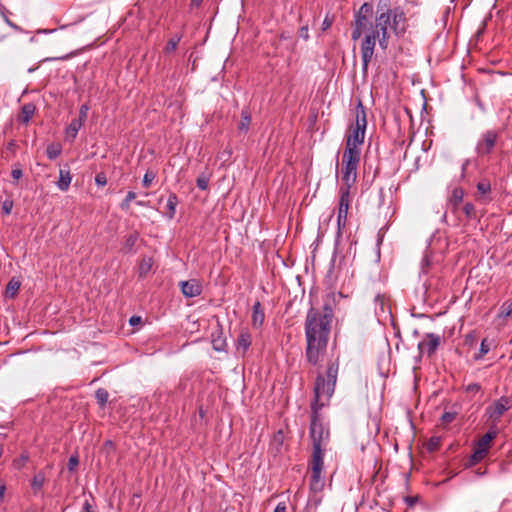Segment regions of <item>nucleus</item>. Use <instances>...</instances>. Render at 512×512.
I'll return each instance as SVG.
<instances>
[{"instance_id":"1","label":"nucleus","mask_w":512,"mask_h":512,"mask_svg":"<svg viewBox=\"0 0 512 512\" xmlns=\"http://www.w3.org/2000/svg\"><path fill=\"white\" fill-rule=\"evenodd\" d=\"M338 370V359L330 361L326 371L327 379L319 374L315 381L310 423V437L312 439L313 449L317 447L323 448L329 439V430L325 428L319 411L329 402L334 393Z\"/></svg>"},{"instance_id":"2","label":"nucleus","mask_w":512,"mask_h":512,"mask_svg":"<svg viewBox=\"0 0 512 512\" xmlns=\"http://www.w3.org/2000/svg\"><path fill=\"white\" fill-rule=\"evenodd\" d=\"M333 302V297L328 296L324 301L322 311L316 308L308 310L305 321L306 358L312 365H317L320 362L322 353L326 350L334 317Z\"/></svg>"},{"instance_id":"3","label":"nucleus","mask_w":512,"mask_h":512,"mask_svg":"<svg viewBox=\"0 0 512 512\" xmlns=\"http://www.w3.org/2000/svg\"><path fill=\"white\" fill-rule=\"evenodd\" d=\"M366 127V110L362 102L359 101L355 109V121L348 127L345 135L344 150L361 152V146L365 139Z\"/></svg>"},{"instance_id":"4","label":"nucleus","mask_w":512,"mask_h":512,"mask_svg":"<svg viewBox=\"0 0 512 512\" xmlns=\"http://www.w3.org/2000/svg\"><path fill=\"white\" fill-rule=\"evenodd\" d=\"M361 152H353L344 150L342 155V181L341 187H351L356 182L357 169L360 163Z\"/></svg>"},{"instance_id":"5","label":"nucleus","mask_w":512,"mask_h":512,"mask_svg":"<svg viewBox=\"0 0 512 512\" xmlns=\"http://www.w3.org/2000/svg\"><path fill=\"white\" fill-rule=\"evenodd\" d=\"M372 15V4L364 3L363 5H361L359 10L355 14V19L353 22V31L351 34V38L353 41L358 40L364 32L373 29V25L371 22Z\"/></svg>"},{"instance_id":"6","label":"nucleus","mask_w":512,"mask_h":512,"mask_svg":"<svg viewBox=\"0 0 512 512\" xmlns=\"http://www.w3.org/2000/svg\"><path fill=\"white\" fill-rule=\"evenodd\" d=\"M497 434V427L496 425H493L490 430L477 441L474 452L469 460L471 465H475L485 458L490 448V444L496 438Z\"/></svg>"},{"instance_id":"7","label":"nucleus","mask_w":512,"mask_h":512,"mask_svg":"<svg viewBox=\"0 0 512 512\" xmlns=\"http://www.w3.org/2000/svg\"><path fill=\"white\" fill-rule=\"evenodd\" d=\"M391 27V16L385 15L384 13L376 14L375 25L371 30V33L376 35L379 40V45L382 49L388 47V27Z\"/></svg>"},{"instance_id":"8","label":"nucleus","mask_w":512,"mask_h":512,"mask_svg":"<svg viewBox=\"0 0 512 512\" xmlns=\"http://www.w3.org/2000/svg\"><path fill=\"white\" fill-rule=\"evenodd\" d=\"M378 37L373 33L365 35L361 43V58H362V71L366 75L368 72V65L371 62Z\"/></svg>"},{"instance_id":"9","label":"nucleus","mask_w":512,"mask_h":512,"mask_svg":"<svg viewBox=\"0 0 512 512\" xmlns=\"http://www.w3.org/2000/svg\"><path fill=\"white\" fill-rule=\"evenodd\" d=\"M351 197L350 189L347 187L339 188V205L337 213V225L338 229L344 228L347 221L348 210L350 207Z\"/></svg>"},{"instance_id":"10","label":"nucleus","mask_w":512,"mask_h":512,"mask_svg":"<svg viewBox=\"0 0 512 512\" xmlns=\"http://www.w3.org/2000/svg\"><path fill=\"white\" fill-rule=\"evenodd\" d=\"M498 133L494 130L484 132L476 145V153L478 156L483 157L489 155L497 142Z\"/></svg>"},{"instance_id":"11","label":"nucleus","mask_w":512,"mask_h":512,"mask_svg":"<svg viewBox=\"0 0 512 512\" xmlns=\"http://www.w3.org/2000/svg\"><path fill=\"white\" fill-rule=\"evenodd\" d=\"M511 401L508 397L502 396L486 408V414L495 424L501 416L510 408Z\"/></svg>"},{"instance_id":"12","label":"nucleus","mask_w":512,"mask_h":512,"mask_svg":"<svg viewBox=\"0 0 512 512\" xmlns=\"http://www.w3.org/2000/svg\"><path fill=\"white\" fill-rule=\"evenodd\" d=\"M440 342V335L428 333L426 334L425 338L418 344V349L421 353H427L429 356H431L437 350Z\"/></svg>"},{"instance_id":"13","label":"nucleus","mask_w":512,"mask_h":512,"mask_svg":"<svg viewBox=\"0 0 512 512\" xmlns=\"http://www.w3.org/2000/svg\"><path fill=\"white\" fill-rule=\"evenodd\" d=\"M181 292L185 297L192 298L202 293V284L197 279H190L180 282Z\"/></svg>"},{"instance_id":"14","label":"nucleus","mask_w":512,"mask_h":512,"mask_svg":"<svg viewBox=\"0 0 512 512\" xmlns=\"http://www.w3.org/2000/svg\"><path fill=\"white\" fill-rule=\"evenodd\" d=\"M392 23L391 28L394 33L398 35H402L405 32V13L400 8H395L391 14Z\"/></svg>"},{"instance_id":"15","label":"nucleus","mask_w":512,"mask_h":512,"mask_svg":"<svg viewBox=\"0 0 512 512\" xmlns=\"http://www.w3.org/2000/svg\"><path fill=\"white\" fill-rule=\"evenodd\" d=\"M252 343L251 333L247 329H242L237 337L236 350L238 353L244 355Z\"/></svg>"},{"instance_id":"16","label":"nucleus","mask_w":512,"mask_h":512,"mask_svg":"<svg viewBox=\"0 0 512 512\" xmlns=\"http://www.w3.org/2000/svg\"><path fill=\"white\" fill-rule=\"evenodd\" d=\"M323 448L313 449L312 459H311V471H323L324 462H323Z\"/></svg>"},{"instance_id":"17","label":"nucleus","mask_w":512,"mask_h":512,"mask_svg":"<svg viewBox=\"0 0 512 512\" xmlns=\"http://www.w3.org/2000/svg\"><path fill=\"white\" fill-rule=\"evenodd\" d=\"M36 106L33 103H26L22 106L18 121L23 124H28L33 115L35 114Z\"/></svg>"},{"instance_id":"18","label":"nucleus","mask_w":512,"mask_h":512,"mask_svg":"<svg viewBox=\"0 0 512 512\" xmlns=\"http://www.w3.org/2000/svg\"><path fill=\"white\" fill-rule=\"evenodd\" d=\"M265 319L264 311L261 307L260 302H256L253 305V311H252V324L255 327H260Z\"/></svg>"},{"instance_id":"19","label":"nucleus","mask_w":512,"mask_h":512,"mask_svg":"<svg viewBox=\"0 0 512 512\" xmlns=\"http://www.w3.org/2000/svg\"><path fill=\"white\" fill-rule=\"evenodd\" d=\"M320 471H311L310 475V489L314 492L321 491L324 487V479Z\"/></svg>"},{"instance_id":"20","label":"nucleus","mask_w":512,"mask_h":512,"mask_svg":"<svg viewBox=\"0 0 512 512\" xmlns=\"http://www.w3.org/2000/svg\"><path fill=\"white\" fill-rule=\"evenodd\" d=\"M72 177L69 170L60 169L59 172V180L57 182V187L61 191H67L70 183H71Z\"/></svg>"},{"instance_id":"21","label":"nucleus","mask_w":512,"mask_h":512,"mask_svg":"<svg viewBox=\"0 0 512 512\" xmlns=\"http://www.w3.org/2000/svg\"><path fill=\"white\" fill-rule=\"evenodd\" d=\"M178 203L179 201L177 195L175 193H170L166 204L167 211L165 212L166 216L169 219L174 218L176 213V206L178 205Z\"/></svg>"},{"instance_id":"22","label":"nucleus","mask_w":512,"mask_h":512,"mask_svg":"<svg viewBox=\"0 0 512 512\" xmlns=\"http://www.w3.org/2000/svg\"><path fill=\"white\" fill-rule=\"evenodd\" d=\"M82 125L83 123H81V120H76L75 118L72 119L71 123L66 128V138L73 141Z\"/></svg>"},{"instance_id":"23","label":"nucleus","mask_w":512,"mask_h":512,"mask_svg":"<svg viewBox=\"0 0 512 512\" xmlns=\"http://www.w3.org/2000/svg\"><path fill=\"white\" fill-rule=\"evenodd\" d=\"M463 196H464V191L462 188L457 187V188L453 189L451 198H450V204L452 205L453 210H456L458 208V206L462 203Z\"/></svg>"},{"instance_id":"24","label":"nucleus","mask_w":512,"mask_h":512,"mask_svg":"<svg viewBox=\"0 0 512 512\" xmlns=\"http://www.w3.org/2000/svg\"><path fill=\"white\" fill-rule=\"evenodd\" d=\"M251 124V115L247 110H242L241 120L238 125V130L243 133H247Z\"/></svg>"},{"instance_id":"25","label":"nucleus","mask_w":512,"mask_h":512,"mask_svg":"<svg viewBox=\"0 0 512 512\" xmlns=\"http://www.w3.org/2000/svg\"><path fill=\"white\" fill-rule=\"evenodd\" d=\"M212 346L215 351L222 352L225 350L226 340L222 336V332L220 331L217 336L212 334Z\"/></svg>"},{"instance_id":"26","label":"nucleus","mask_w":512,"mask_h":512,"mask_svg":"<svg viewBox=\"0 0 512 512\" xmlns=\"http://www.w3.org/2000/svg\"><path fill=\"white\" fill-rule=\"evenodd\" d=\"M393 10L391 9V0H379L377 4L376 14L384 13L391 16Z\"/></svg>"},{"instance_id":"27","label":"nucleus","mask_w":512,"mask_h":512,"mask_svg":"<svg viewBox=\"0 0 512 512\" xmlns=\"http://www.w3.org/2000/svg\"><path fill=\"white\" fill-rule=\"evenodd\" d=\"M17 143L15 140H11L7 143L5 149L2 152V157L6 160H10L16 153Z\"/></svg>"},{"instance_id":"28","label":"nucleus","mask_w":512,"mask_h":512,"mask_svg":"<svg viewBox=\"0 0 512 512\" xmlns=\"http://www.w3.org/2000/svg\"><path fill=\"white\" fill-rule=\"evenodd\" d=\"M44 483H45V474L43 472H38L37 474L34 475V477L32 479V482H31L32 489L35 492H37L43 487Z\"/></svg>"},{"instance_id":"29","label":"nucleus","mask_w":512,"mask_h":512,"mask_svg":"<svg viewBox=\"0 0 512 512\" xmlns=\"http://www.w3.org/2000/svg\"><path fill=\"white\" fill-rule=\"evenodd\" d=\"M283 442H284V433L281 430L274 433L272 441H271V446L276 451H280V449L283 445Z\"/></svg>"},{"instance_id":"30","label":"nucleus","mask_w":512,"mask_h":512,"mask_svg":"<svg viewBox=\"0 0 512 512\" xmlns=\"http://www.w3.org/2000/svg\"><path fill=\"white\" fill-rule=\"evenodd\" d=\"M95 397L97 399L98 404L101 407H104L106 405V403L108 402L109 393L106 389L99 388L95 393Z\"/></svg>"},{"instance_id":"31","label":"nucleus","mask_w":512,"mask_h":512,"mask_svg":"<svg viewBox=\"0 0 512 512\" xmlns=\"http://www.w3.org/2000/svg\"><path fill=\"white\" fill-rule=\"evenodd\" d=\"M138 238H139V234L137 232H133V233L129 234L125 239L124 249H126L127 251H131L133 249V247L135 246V244L137 243Z\"/></svg>"},{"instance_id":"32","label":"nucleus","mask_w":512,"mask_h":512,"mask_svg":"<svg viewBox=\"0 0 512 512\" xmlns=\"http://www.w3.org/2000/svg\"><path fill=\"white\" fill-rule=\"evenodd\" d=\"M512 315V299L504 302L500 307L498 317L508 318Z\"/></svg>"},{"instance_id":"33","label":"nucleus","mask_w":512,"mask_h":512,"mask_svg":"<svg viewBox=\"0 0 512 512\" xmlns=\"http://www.w3.org/2000/svg\"><path fill=\"white\" fill-rule=\"evenodd\" d=\"M375 302V312L376 314L379 313V311L384 314L385 313V305H386V299L383 295L377 294L374 298Z\"/></svg>"},{"instance_id":"34","label":"nucleus","mask_w":512,"mask_h":512,"mask_svg":"<svg viewBox=\"0 0 512 512\" xmlns=\"http://www.w3.org/2000/svg\"><path fill=\"white\" fill-rule=\"evenodd\" d=\"M61 153V147L58 144H51L46 149L47 157L51 160L56 159Z\"/></svg>"},{"instance_id":"35","label":"nucleus","mask_w":512,"mask_h":512,"mask_svg":"<svg viewBox=\"0 0 512 512\" xmlns=\"http://www.w3.org/2000/svg\"><path fill=\"white\" fill-rule=\"evenodd\" d=\"M181 35H175L171 39L168 40L167 45L165 47L166 53H171L176 50L178 43L181 40Z\"/></svg>"},{"instance_id":"36","label":"nucleus","mask_w":512,"mask_h":512,"mask_svg":"<svg viewBox=\"0 0 512 512\" xmlns=\"http://www.w3.org/2000/svg\"><path fill=\"white\" fill-rule=\"evenodd\" d=\"M20 283L14 279L10 280L6 287V293L13 297L19 290Z\"/></svg>"},{"instance_id":"37","label":"nucleus","mask_w":512,"mask_h":512,"mask_svg":"<svg viewBox=\"0 0 512 512\" xmlns=\"http://www.w3.org/2000/svg\"><path fill=\"white\" fill-rule=\"evenodd\" d=\"M156 178V173L152 170H147L144 174L142 184L145 188H149Z\"/></svg>"},{"instance_id":"38","label":"nucleus","mask_w":512,"mask_h":512,"mask_svg":"<svg viewBox=\"0 0 512 512\" xmlns=\"http://www.w3.org/2000/svg\"><path fill=\"white\" fill-rule=\"evenodd\" d=\"M152 267V261L150 258L148 259H143L140 263V266H139V274L140 276H144L146 275L150 269Z\"/></svg>"},{"instance_id":"39","label":"nucleus","mask_w":512,"mask_h":512,"mask_svg":"<svg viewBox=\"0 0 512 512\" xmlns=\"http://www.w3.org/2000/svg\"><path fill=\"white\" fill-rule=\"evenodd\" d=\"M490 350V344L488 343L487 338L483 339L480 345V350L477 355H475V359H481L484 355H486Z\"/></svg>"},{"instance_id":"40","label":"nucleus","mask_w":512,"mask_h":512,"mask_svg":"<svg viewBox=\"0 0 512 512\" xmlns=\"http://www.w3.org/2000/svg\"><path fill=\"white\" fill-rule=\"evenodd\" d=\"M440 444H441V438L440 437H431L428 442H427V449L430 451V452H433V451H436L439 449L440 447Z\"/></svg>"},{"instance_id":"41","label":"nucleus","mask_w":512,"mask_h":512,"mask_svg":"<svg viewBox=\"0 0 512 512\" xmlns=\"http://www.w3.org/2000/svg\"><path fill=\"white\" fill-rule=\"evenodd\" d=\"M279 39L287 42V47L286 48L288 50H290V51L294 50L295 42L293 41V38H292V36L289 33L282 32L280 34V36H279Z\"/></svg>"},{"instance_id":"42","label":"nucleus","mask_w":512,"mask_h":512,"mask_svg":"<svg viewBox=\"0 0 512 512\" xmlns=\"http://www.w3.org/2000/svg\"><path fill=\"white\" fill-rule=\"evenodd\" d=\"M463 211L467 218L475 219L477 217L475 206L472 203H466L464 205Z\"/></svg>"},{"instance_id":"43","label":"nucleus","mask_w":512,"mask_h":512,"mask_svg":"<svg viewBox=\"0 0 512 512\" xmlns=\"http://www.w3.org/2000/svg\"><path fill=\"white\" fill-rule=\"evenodd\" d=\"M136 198V193L133 191H129L125 197V199L120 204L121 209L128 210L130 207L131 201H133Z\"/></svg>"},{"instance_id":"44","label":"nucleus","mask_w":512,"mask_h":512,"mask_svg":"<svg viewBox=\"0 0 512 512\" xmlns=\"http://www.w3.org/2000/svg\"><path fill=\"white\" fill-rule=\"evenodd\" d=\"M196 184L199 189L206 190L209 185V177L205 174L199 175L196 180Z\"/></svg>"},{"instance_id":"45","label":"nucleus","mask_w":512,"mask_h":512,"mask_svg":"<svg viewBox=\"0 0 512 512\" xmlns=\"http://www.w3.org/2000/svg\"><path fill=\"white\" fill-rule=\"evenodd\" d=\"M477 190L480 194L484 195L491 190V185L488 181H480L477 184Z\"/></svg>"},{"instance_id":"46","label":"nucleus","mask_w":512,"mask_h":512,"mask_svg":"<svg viewBox=\"0 0 512 512\" xmlns=\"http://www.w3.org/2000/svg\"><path fill=\"white\" fill-rule=\"evenodd\" d=\"M89 107L87 104H83L79 109V116L75 118L76 120H81V123H84L88 116Z\"/></svg>"},{"instance_id":"47","label":"nucleus","mask_w":512,"mask_h":512,"mask_svg":"<svg viewBox=\"0 0 512 512\" xmlns=\"http://www.w3.org/2000/svg\"><path fill=\"white\" fill-rule=\"evenodd\" d=\"M13 205H14V203L11 199H6L2 203V207H1L2 213L5 215H9L13 209Z\"/></svg>"},{"instance_id":"48","label":"nucleus","mask_w":512,"mask_h":512,"mask_svg":"<svg viewBox=\"0 0 512 512\" xmlns=\"http://www.w3.org/2000/svg\"><path fill=\"white\" fill-rule=\"evenodd\" d=\"M11 176L14 180H19L23 176V171L19 164H15L11 171Z\"/></svg>"},{"instance_id":"49","label":"nucleus","mask_w":512,"mask_h":512,"mask_svg":"<svg viewBox=\"0 0 512 512\" xmlns=\"http://www.w3.org/2000/svg\"><path fill=\"white\" fill-rule=\"evenodd\" d=\"M456 418L455 412H445L442 417L441 421L443 424H449Z\"/></svg>"},{"instance_id":"50","label":"nucleus","mask_w":512,"mask_h":512,"mask_svg":"<svg viewBox=\"0 0 512 512\" xmlns=\"http://www.w3.org/2000/svg\"><path fill=\"white\" fill-rule=\"evenodd\" d=\"M95 182L99 186H105L107 183V178L104 173H98L95 177Z\"/></svg>"},{"instance_id":"51","label":"nucleus","mask_w":512,"mask_h":512,"mask_svg":"<svg viewBox=\"0 0 512 512\" xmlns=\"http://www.w3.org/2000/svg\"><path fill=\"white\" fill-rule=\"evenodd\" d=\"M480 385L477 384V383H471L469 385H467L466 387V391L468 393H477L479 390H480Z\"/></svg>"},{"instance_id":"52","label":"nucleus","mask_w":512,"mask_h":512,"mask_svg":"<svg viewBox=\"0 0 512 512\" xmlns=\"http://www.w3.org/2000/svg\"><path fill=\"white\" fill-rule=\"evenodd\" d=\"M79 460L76 456H71L68 461V468L69 470H74L75 467L78 465Z\"/></svg>"},{"instance_id":"53","label":"nucleus","mask_w":512,"mask_h":512,"mask_svg":"<svg viewBox=\"0 0 512 512\" xmlns=\"http://www.w3.org/2000/svg\"><path fill=\"white\" fill-rule=\"evenodd\" d=\"M404 500L409 507H413L419 500V497L418 496H407V497H405Z\"/></svg>"},{"instance_id":"54","label":"nucleus","mask_w":512,"mask_h":512,"mask_svg":"<svg viewBox=\"0 0 512 512\" xmlns=\"http://www.w3.org/2000/svg\"><path fill=\"white\" fill-rule=\"evenodd\" d=\"M81 512H95V510L93 509V505L90 503L88 499L84 501Z\"/></svg>"},{"instance_id":"55","label":"nucleus","mask_w":512,"mask_h":512,"mask_svg":"<svg viewBox=\"0 0 512 512\" xmlns=\"http://www.w3.org/2000/svg\"><path fill=\"white\" fill-rule=\"evenodd\" d=\"M299 36L301 38H303L304 40H307L309 38V32H308L307 26H303L299 29Z\"/></svg>"},{"instance_id":"56","label":"nucleus","mask_w":512,"mask_h":512,"mask_svg":"<svg viewBox=\"0 0 512 512\" xmlns=\"http://www.w3.org/2000/svg\"><path fill=\"white\" fill-rule=\"evenodd\" d=\"M204 0H191L190 2V8L191 9H194V8H199L202 3H203Z\"/></svg>"},{"instance_id":"57","label":"nucleus","mask_w":512,"mask_h":512,"mask_svg":"<svg viewBox=\"0 0 512 512\" xmlns=\"http://www.w3.org/2000/svg\"><path fill=\"white\" fill-rule=\"evenodd\" d=\"M274 512H286V505L284 502L278 503L276 508L274 509Z\"/></svg>"},{"instance_id":"58","label":"nucleus","mask_w":512,"mask_h":512,"mask_svg":"<svg viewBox=\"0 0 512 512\" xmlns=\"http://www.w3.org/2000/svg\"><path fill=\"white\" fill-rule=\"evenodd\" d=\"M140 322H141V317H139V316H132V317L130 318V320H129V323H130L132 326H134V325H136V324H138V323H140Z\"/></svg>"},{"instance_id":"59","label":"nucleus","mask_w":512,"mask_h":512,"mask_svg":"<svg viewBox=\"0 0 512 512\" xmlns=\"http://www.w3.org/2000/svg\"><path fill=\"white\" fill-rule=\"evenodd\" d=\"M331 23H332V22H331L330 20H328L327 18H325V19H324V21H323V24H322V26H323V30L328 29V28L331 26Z\"/></svg>"},{"instance_id":"60","label":"nucleus","mask_w":512,"mask_h":512,"mask_svg":"<svg viewBox=\"0 0 512 512\" xmlns=\"http://www.w3.org/2000/svg\"><path fill=\"white\" fill-rule=\"evenodd\" d=\"M474 339H475V337H474L472 334H468V335L466 336V338H465V342H466V343H470V344H472V343H473V341H474Z\"/></svg>"},{"instance_id":"61","label":"nucleus","mask_w":512,"mask_h":512,"mask_svg":"<svg viewBox=\"0 0 512 512\" xmlns=\"http://www.w3.org/2000/svg\"><path fill=\"white\" fill-rule=\"evenodd\" d=\"M5 491H6L5 485L1 484L0 485V498H3Z\"/></svg>"},{"instance_id":"62","label":"nucleus","mask_w":512,"mask_h":512,"mask_svg":"<svg viewBox=\"0 0 512 512\" xmlns=\"http://www.w3.org/2000/svg\"><path fill=\"white\" fill-rule=\"evenodd\" d=\"M28 460V456L27 455H22L21 456V461L24 463Z\"/></svg>"},{"instance_id":"63","label":"nucleus","mask_w":512,"mask_h":512,"mask_svg":"<svg viewBox=\"0 0 512 512\" xmlns=\"http://www.w3.org/2000/svg\"><path fill=\"white\" fill-rule=\"evenodd\" d=\"M2 453H3V447H2V445L0 444V457L2 456Z\"/></svg>"},{"instance_id":"64","label":"nucleus","mask_w":512,"mask_h":512,"mask_svg":"<svg viewBox=\"0 0 512 512\" xmlns=\"http://www.w3.org/2000/svg\"><path fill=\"white\" fill-rule=\"evenodd\" d=\"M137 205H139V206H143V205H144V203H143L142 201H138V202H137Z\"/></svg>"}]
</instances>
